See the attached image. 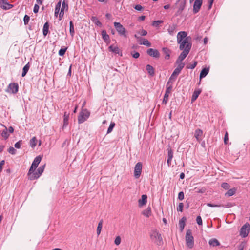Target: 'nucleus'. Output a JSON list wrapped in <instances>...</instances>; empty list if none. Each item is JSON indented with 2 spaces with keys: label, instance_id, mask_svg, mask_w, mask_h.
Listing matches in <instances>:
<instances>
[{
  "label": "nucleus",
  "instance_id": "nucleus-9",
  "mask_svg": "<svg viewBox=\"0 0 250 250\" xmlns=\"http://www.w3.org/2000/svg\"><path fill=\"white\" fill-rule=\"evenodd\" d=\"M142 169V163L141 162H138L134 167V177L135 178L138 179L140 177Z\"/></svg>",
  "mask_w": 250,
  "mask_h": 250
},
{
  "label": "nucleus",
  "instance_id": "nucleus-54",
  "mask_svg": "<svg viewBox=\"0 0 250 250\" xmlns=\"http://www.w3.org/2000/svg\"><path fill=\"white\" fill-rule=\"evenodd\" d=\"M21 144H22V141L20 140V141H18V142H17L15 144V147L16 148L19 149L21 148Z\"/></svg>",
  "mask_w": 250,
  "mask_h": 250
},
{
  "label": "nucleus",
  "instance_id": "nucleus-17",
  "mask_svg": "<svg viewBox=\"0 0 250 250\" xmlns=\"http://www.w3.org/2000/svg\"><path fill=\"white\" fill-rule=\"evenodd\" d=\"M41 160L42 157L41 156H38L35 158L34 161L32 164V165L34 166V168H36L37 167Z\"/></svg>",
  "mask_w": 250,
  "mask_h": 250
},
{
  "label": "nucleus",
  "instance_id": "nucleus-43",
  "mask_svg": "<svg viewBox=\"0 0 250 250\" xmlns=\"http://www.w3.org/2000/svg\"><path fill=\"white\" fill-rule=\"evenodd\" d=\"M197 62L196 61H194V63L192 64H189L187 66V68L188 69H194L197 65Z\"/></svg>",
  "mask_w": 250,
  "mask_h": 250
},
{
  "label": "nucleus",
  "instance_id": "nucleus-55",
  "mask_svg": "<svg viewBox=\"0 0 250 250\" xmlns=\"http://www.w3.org/2000/svg\"><path fill=\"white\" fill-rule=\"evenodd\" d=\"M196 222L199 225H202V220L201 216H198L196 218Z\"/></svg>",
  "mask_w": 250,
  "mask_h": 250
},
{
  "label": "nucleus",
  "instance_id": "nucleus-63",
  "mask_svg": "<svg viewBox=\"0 0 250 250\" xmlns=\"http://www.w3.org/2000/svg\"><path fill=\"white\" fill-rule=\"evenodd\" d=\"M228 141V132H226L224 137V143L225 144H227V141Z\"/></svg>",
  "mask_w": 250,
  "mask_h": 250
},
{
  "label": "nucleus",
  "instance_id": "nucleus-22",
  "mask_svg": "<svg viewBox=\"0 0 250 250\" xmlns=\"http://www.w3.org/2000/svg\"><path fill=\"white\" fill-rule=\"evenodd\" d=\"M186 220V218L185 217H183L179 222V225L181 231H182L184 229L185 225V221Z\"/></svg>",
  "mask_w": 250,
  "mask_h": 250
},
{
  "label": "nucleus",
  "instance_id": "nucleus-26",
  "mask_svg": "<svg viewBox=\"0 0 250 250\" xmlns=\"http://www.w3.org/2000/svg\"><path fill=\"white\" fill-rule=\"evenodd\" d=\"M180 72L181 70L176 68L172 73L171 77H170L169 80H171L174 79L177 77V76L179 75Z\"/></svg>",
  "mask_w": 250,
  "mask_h": 250
},
{
  "label": "nucleus",
  "instance_id": "nucleus-6",
  "mask_svg": "<svg viewBox=\"0 0 250 250\" xmlns=\"http://www.w3.org/2000/svg\"><path fill=\"white\" fill-rule=\"evenodd\" d=\"M90 112L86 109H82L78 116V122L79 124L84 122L89 116Z\"/></svg>",
  "mask_w": 250,
  "mask_h": 250
},
{
  "label": "nucleus",
  "instance_id": "nucleus-10",
  "mask_svg": "<svg viewBox=\"0 0 250 250\" xmlns=\"http://www.w3.org/2000/svg\"><path fill=\"white\" fill-rule=\"evenodd\" d=\"M18 89L19 86L17 83H11L8 85L6 91L15 94L18 92Z\"/></svg>",
  "mask_w": 250,
  "mask_h": 250
},
{
  "label": "nucleus",
  "instance_id": "nucleus-58",
  "mask_svg": "<svg viewBox=\"0 0 250 250\" xmlns=\"http://www.w3.org/2000/svg\"><path fill=\"white\" fill-rule=\"evenodd\" d=\"M172 157H173V152H172L171 149L170 148L168 150V158L172 159Z\"/></svg>",
  "mask_w": 250,
  "mask_h": 250
},
{
  "label": "nucleus",
  "instance_id": "nucleus-51",
  "mask_svg": "<svg viewBox=\"0 0 250 250\" xmlns=\"http://www.w3.org/2000/svg\"><path fill=\"white\" fill-rule=\"evenodd\" d=\"M184 207V204L183 203H180L179 204L178 207L177 208L178 211L182 212L183 211V208Z\"/></svg>",
  "mask_w": 250,
  "mask_h": 250
},
{
  "label": "nucleus",
  "instance_id": "nucleus-33",
  "mask_svg": "<svg viewBox=\"0 0 250 250\" xmlns=\"http://www.w3.org/2000/svg\"><path fill=\"white\" fill-rule=\"evenodd\" d=\"M37 142V139L36 137H33L30 141V146L31 147L34 148Z\"/></svg>",
  "mask_w": 250,
  "mask_h": 250
},
{
  "label": "nucleus",
  "instance_id": "nucleus-30",
  "mask_svg": "<svg viewBox=\"0 0 250 250\" xmlns=\"http://www.w3.org/2000/svg\"><path fill=\"white\" fill-rule=\"evenodd\" d=\"M49 24L47 22H46L44 24V26H43V34L44 36H46L47 34H48V31H49Z\"/></svg>",
  "mask_w": 250,
  "mask_h": 250
},
{
  "label": "nucleus",
  "instance_id": "nucleus-5",
  "mask_svg": "<svg viewBox=\"0 0 250 250\" xmlns=\"http://www.w3.org/2000/svg\"><path fill=\"white\" fill-rule=\"evenodd\" d=\"M191 48V45L189 44H188L186 46L184 47V49H183V52L180 54L178 57L176 62H180L185 59V58L187 57L188 54L189 53L190 50Z\"/></svg>",
  "mask_w": 250,
  "mask_h": 250
},
{
  "label": "nucleus",
  "instance_id": "nucleus-62",
  "mask_svg": "<svg viewBox=\"0 0 250 250\" xmlns=\"http://www.w3.org/2000/svg\"><path fill=\"white\" fill-rule=\"evenodd\" d=\"M39 9V6L37 4H35L34 7L33 11L34 13H36L38 12Z\"/></svg>",
  "mask_w": 250,
  "mask_h": 250
},
{
  "label": "nucleus",
  "instance_id": "nucleus-4",
  "mask_svg": "<svg viewBox=\"0 0 250 250\" xmlns=\"http://www.w3.org/2000/svg\"><path fill=\"white\" fill-rule=\"evenodd\" d=\"M186 3V0H178L175 3V8H177L178 10L175 13V16H178L181 14L182 11L185 7Z\"/></svg>",
  "mask_w": 250,
  "mask_h": 250
},
{
  "label": "nucleus",
  "instance_id": "nucleus-42",
  "mask_svg": "<svg viewBox=\"0 0 250 250\" xmlns=\"http://www.w3.org/2000/svg\"><path fill=\"white\" fill-rule=\"evenodd\" d=\"M115 124L114 122L111 123V124L109 125V127L108 128L107 133H109L111 132V131L113 130V128L115 126Z\"/></svg>",
  "mask_w": 250,
  "mask_h": 250
},
{
  "label": "nucleus",
  "instance_id": "nucleus-25",
  "mask_svg": "<svg viewBox=\"0 0 250 250\" xmlns=\"http://www.w3.org/2000/svg\"><path fill=\"white\" fill-rule=\"evenodd\" d=\"M101 34H102L103 39L105 42L109 41V36H108V35L107 34L105 30H103L102 31Z\"/></svg>",
  "mask_w": 250,
  "mask_h": 250
},
{
  "label": "nucleus",
  "instance_id": "nucleus-60",
  "mask_svg": "<svg viewBox=\"0 0 250 250\" xmlns=\"http://www.w3.org/2000/svg\"><path fill=\"white\" fill-rule=\"evenodd\" d=\"M139 33H140L141 34V35L142 36H146V35L147 32V31H146V30H144V29H141L140 31H139Z\"/></svg>",
  "mask_w": 250,
  "mask_h": 250
},
{
  "label": "nucleus",
  "instance_id": "nucleus-56",
  "mask_svg": "<svg viewBox=\"0 0 250 250\" xmlns=\"http://www.w3.org/2000/svg\"><path fill=\"white\" fill-rule=\"evenodd\" d=\"M184 198V194L183 192L181 191L178 194V199L180 200H182Z\"/></svg>",
  "mask_w": 250,
  "mask_h": 250
},
{
  "label": "nucleus",
  "instance_id": "nucleus-31",
  "mask_svg": "<svg viewBox=\"0 0 250 250\" xmlns=\"http://www.w3.org/2000/svg\"><path fill=\"white\" fill-rule=\"evenodd\" d=\"M163 51L164 54L165 55V59H168L170 57V51L167 48H163Z\"/></svg>",
  "mask_w": 250,
  "mask_h": 250
},
{
  "label": "nucleus",
  "instance_id": "nucleus-21",
  "mask_svg": "<svg viewBox=\"0 0 250 250\" xmlns=\"http://www.w3.org/2000/svg\"><path fill=\"white\" fill-rule=\"evenodd\" d=\"M209 244L213 247L218 246L220 245L219 242L215 238L211 239L209 241Z\"/></svg>",
  "mask_w": 250,
  "mask_h": 250
},
{
  "label": "nucleus",
  "instance_id": "nucleus-3",
  "mask_svg": "<svg viewBox=\"0 0 250 250\" xmlns=\"http://www.w3.org/2000/svg\"><path fill=\"white\" fill-rule=\"evenodd\" d=\"M185 239L187 247L190 249L192 248L194 246V238L190 229L187 230Z\"/></svg>",
  "mask_w": 250,
  "mask_h": 250
},
{
  "label": "nucleus",
  "instance_id": "nucleus-64",
  "mask_svg": "<svg viewBox=\"0 0 250 250\" xmlns=\"http://www.w3.org/2000/svg\"><path fill=\"white\" fill-rule=\"evenodd\" d=\"M4 163L5 161L4 160H2L0 162V173L1 172L2 169V167L4 165Z\"/></svg>",
  "mask_w": 250,
  "mask_h": 250
},
{
  "label": "nucleus",
  "instance_id": "nucleus-50",
  "mask_svg": "<svg viewBox=\"0 0 250 250\" xmlns=\"http://www.w3.org/2000/svg\"><path fill=\"white\" fill-rule=\"evenodd\" d=\"M8 151L9 153L14 155L16 154V150L13 147H10L8 149Z\"/></svg>",
  "mask_w": 250,
  "mask_h": 250
},
{
  "label": "nucleus",
  "instance_id": "nucleus-16",
  "mask_svg": "<svg viewBox=\"0 0 250 250\" xmlns=\"http://www.w3.org/2000/svg\"><path fill=\"white\" fill-rule=\"evenodd\" d=\"M147 195H143L141 197V199L138 200L139 206L142 207L143 206L146 204L147 202Z\"/></svg>",
  "mask_w": 250,
  "mask_h": 250
},
{
  "label": "nucleus",
  "instance_id": "nucleus-48",
  "mask_svg": "<svg viewBox=\"0 0 250 250\" xmlns=\"http://www.w3.org/2000/svg\"><path fill=\"white\" fill-rule=\"evenodd\" d=\"M65 9L66 10H67V9H68V5L66 3L65 1L63 0V1L62 2L61 10L64 11V9Z\"/></svg>",
  "mask_w": 250,
  "mask_h": 250
},
{
  "label": "nucleus",
  "instance_id": "nucleus-12",
  "mask_svg": "<svg viewBox=\"0 0 250 250\" xmlns=\"http://www.w3.org/2000/svg\"><path fill=\"white\" fill-rule=\"evenodd\" d=\"M147 53L150 56L158 58L160 57V54L159 51L154 49L150 48L147 50Z\"/></svg>",
  "mask_w": 250,
  "mask_h": 250
},
{
  "label": "nucleus",
  "instance_id": "nucleus-47",
  "mask_svg": "<svg viewBox=\"0 0 250 250\" xmlns=\"http://www.w3.org/2000/svg\"><path fill=\"white\" fill-rule=\"evenodd\" d=\"M67 50V48H62L59 51V54L60 56H63L64 54H65L66 51Z\"/></svg>",
  "mask_w": 250,
  "mask_h": 250
},
{
  "label": "nucleus",
  "instance_id": "nucleus-45",
  "mask_svg": "<svg viewBox=\"0 0 250 250\" xmlns=\"http://www.w3.org/2000/svg\"><path fill=\"white\" fill-rule=\"evenodd\" d=\"M29 20H30L29 16H28L27 15H25L24 17V19H23L24 23L25 25H27L28 23Z\"/></svg>",
  "mask_w": 250,
  "mask_h": 250
},
{
  "label": "nucleus",
  "instance_id": "nucleus-44",
  "mask_svg": "<svg viewBox=\"0 0 250 250\" xmlns=\"http://www.w3.org/2000/svg\"><path fill=\"white\" fill-rule=\"evenodd\" d=\"M121 237L119 236H117L114 240V243L116 245H119L121 243Z\"/></svg>",
  "mask_w": 250,
  "mask_h": 250
},
{
  "label": "nucleus",
  "instance_id": "nucleus-61",
  "mask_svg": "<svg viewBox=\"0 0 250 250\" xmlns=\"http://www.w3.org/2000/svg\"><path fill=\"white\" fill-rule=\"evenodd\" d=\"M134 8L138 11H141L143 9V7L140 5H136L135 6Z\"/></svg>",
  "mask_w": 250,
  "mask_h": 250
},
{
  "label": "nucleus",
  "instance_id": "nucleus-19",
  "mask_svg": "<svg viewBox=\"0 0 250 250\" xmlns=\"http://www.w3.org/2000/svg\"><path fill=\"white\" fill-rule=\"evenodd\" d=\"M139 43L140 44H143L147 47H150L151 45V43L147 39L145 38L140 39Z\"/></svg>",
  "mask_w": 250,
  "mask_h": 250
},
{
  "label": "nucleus",
  "instance_id": "nucleus-32",
  "mask_svg": "<svg viewBox=\"0 0 250 250\" xmlns=\"http://www.w3.org/2000/svg\"><path fill=\"white\" fill-rule=\"evenodd\" d=\"M29 68H30V65H29V63H28L27 64H26L24 66V67L23 68L22 73V75H21L22 77H24L26 75L29 69Z\"/></svg>",
  "mask_w": 250,
  "mask_h": 250
},
{
  "label": "nucleus",
  "instance_id": "nucleus-39",
  "mask_svg": "<svg viewBox=\"0 0 250 250\" xmlns=\"http://www.w3.org/2000/svg\"><path fill=\"white\" fill-rule=\"evenodd\" d=\"M92 20L93 22L95 24H96L97 25L99 26H102V23H101V22L99 21V20L96 17H93L92 18Z\"/></svg>",
  "mask_w": 250,
  "mask_h": 250
},
{
  "label": "nucleus",
  "instance_id": "nucleus-46",
  "mask_svg": "<svg viewBox=\"0 0 250 250\" xmlns=\"http://www.w3.org/2000/svg\"><path fill=\"white\" fill-rule=\"evenodd\" d=\"M176 63L178 64V66L177 68L181 71L185 66V63L182 62H176Z\"/></svg>",
  "mask_w": 250,
  "mask_h": 250
},
{
  "label": "nucleus",
  "instance_id": "nucleus-36",
  "mask_svg": "<svg viewBox=\"0 0 250 250\" xmlns=\"http://www.w3.org/2000/svg\"><path fill=\"white\" fill-rule=\"evenodd\" d=\"M1 136L5 139H7L9 136V134L8 133V132H7V129L6 127H5L2 131V133H1Z\"/></svg>",
  "mask_w": 250,
  "mask_h": 250
},
{
  "label": "nucleus",
  "instance_id": "nucleus-2",
  "mask_svg": "<svg viewBox=\"0 0 250 250\" xmlns=\"http://www.w3.org/2000/svg\"><path fill=\"white\" fill-rule=\"evenodd\" d=\"M150 238L157 245L161 246L163 245V241L161 235L156 230L152 231L150 234Z\"/></svg>",
  "mask_w": 250,
  "mask_h": 250
},
{
  "label": "nucleus",
  "instance_id": "nucleus-57",
  "mask_svg": "<svg viewBox=\"0 0 250 250\" xmlns=\"http://www.w3.org/2000/svg\"><path fill=\"white\" fill-rule=\"evenodd\" d=\"M35 169H36V168H34V166L31 165V166L30 167V168L29 169L28 173V176L29 175L31 174L32 173H33L34 172V171L35 170Z\"/></svg>",
  "mask_w": 250,
  "mask_h": 250
},
{
  "label": "nucleus",
  "instance_id": "nucleus-13",
  "mask_svg": "<svg viewBox=\"0 0 250 250\" xmlns=\"http://www.w3.org/2000/svg\"><path fill=\"white\" fill-rule=\"evenodd\" d=\"M0 4L1 7L5 10L10 9L13 6L12 4L8 3L7 0H0Z\"/></svg>",
  "mask_w": 250,
  "mask_h": 250
},
{
  "label": "nucleus",
  "instance_id": "nucleus-20",
  "mask_svg": "<svg viewBox=\"0 0 250 250\" xmlns=\"http://www.w3.org/2000/svg\"><path fill=\"white\" fill-rule=\"evenodd\" d=\"M201 92V90L200 89L194 91L192 96L191 103H193L197 99Z\"/></svg>",
  "mask_w": 250,
  "mask_h": 250
},
{
  "label": "nucleus",
  "instance_id": "nucleus-38",
  "mask_svg": "<svg viewBox=\"0 0 250 250\" xmlns=\"http://www.w3.org/2000/svg\"><path fill=\"white\" fill-rule=\"evenodd\" d=\"M235 189H230L227 191V192L226 193V195H227L228 196H231L235 194Z\"/></svg>",
  "mask_w": 250,
  "mask_h": 250
},
{
  "label": "nucleus",
  "instance_id": "nucleus-8",
  "mask_svg": "<svg viewBox=\"0 0 250 250\" xmlns=\"http://www.w3.org/2000/svg\"><path fill=\"white\" fill-rule=\"evenodd\" d=\"M250 229V225L249 223L244 224L240 229V235L242 237H246L248 236Z\"/></svg>",
  "mask_w": 250,
  "mask_h": 250
},
{
  "label": "nucleus",
  "instance_id": "nucleus-35",
  "mask_svg": "<svg viewBox=\"0 0 250 250\" xmlns=\"http://www.w3.org/2000/svg\"><path fill=\"white\" fill-rule=\"evenodd\" d=\"M61 5V1H60L58 2L57 4L56 7H55V16L57 17L58 14L59 12L60 7Z\"/></svg>",
  "mask_w": 250,
  "mask_h": 250
},
{
  "label": "nucleus",
  "instance_id": "nucleus-59",
  "mask_svg": "<svg viewBox=\"0 0 250 250\" xmlns=\"http://www.w3.org/2000/svg\"><path fill=\"white\" fill-rule=\"evenodd\" d=\"M222 187L223 188H225L226 189H227L229 188V185L227 183H223L222 185H221Z\"/></svg>",
  "mask_w": 250,
  "mask_h": 250
},
{
  "label": "nucleus",
  "instance_id": "nucleus-18",
  "mask_svg": "<svg viewBox=\"0 0 250 250\" xmlns=\"http://www.w3.org/2000/svg\"><path fill=\"white\" fill-rule=\"evenodd\" d=\"M209 72V68H203L200 74V79H201L206 77Z\"/></svg>",
  "mask_w": 250,
  "mask_h": 250
},
{
  "label": "nucleus",
  "instance_id": "nucleus-1",
  "mask_svg": "<svg viewBox=\"0 0 250 250\" xmlns=\"http://www.w3.org/2000/svg\"><path fill=\"white\" fill-rule=\"evenodd\" d=\"M177 42L180 44L179 49L183 50L184 47L188 44L192 45L191 43V38L190 36L187 37V33L185 31L179 32L177 36Z\"/></svg>",
  "mask_w": 250,
  "mask_h": 250
},
{
  "label": "nucleus",
  "instance_id": "nucleus-23",
  "mask_svg": "<svg viewBox=\"0 0 250 250\" xmlns=\"http://www.w3.org/2000/svg\"><path fill=\"white\" fill-rule=\"evenodd\" d=\"M146 70L147 71L149 74L151 76H153L154 74V70L153 67L147 64L146 66Z\"/></svg>",
  "mask_w": 250,
  "mask_h": 250
},
{
  "label": "nucleus",
  "instance_id": "nucleus-49",
  "mask_svg": "<svg viewBox=\"0 0 250 250\" xmlns=\"http://www.w3.org/2000/svg\"><path fill=\"white\" fill-rule=\"evenodd\" d=\"M131 54L132 56L135 59L139 58L140 56V54L138 52L135 51L131 52Z\"/></svg>",
  "mask_w": 250,
  "mask_h": 250
},
{
  "label": "nucleus",
  "instance_id": "nucleus-11",
  "mask_svg": "<svg viewBox=\"0 0 250 250\" xmlns=\"http://www.w3.org/2000/svg\"><path fill=\"white\" fill-rule=\"evenodd\" d=\"M202 4V0H196L194 3L193 12L194 14L199 12Z\"/></svg>",
  "mask_w": 250,
  "mask_h": 250
},
{
  "label": "nucleus",
  "instance_id": "nucleus-28",
  "mask_svg": "<svg viewBox=\"0 0 250 250\" xmlns=\"http://www.w3.org/2000/svg\"><path fill=\"white\" fill-rule=\"evenodd\" d=\"M176 27L177 25L176 24H173L172 25L169 26L167 29V31L169 34L171 35H173Z\"/></svg>",
  "mask_w": 250,
  "mask_h": 250
},
{
  "label": "nucleus",
  "instance_id": "nucleus-24",
  "mask_svg": "<svg viewBox=\"0 0 250 250\" xmlns=\"http://www.w3.org/2000/svg\"><path fill=\"white\" fill-rule=\"evenodd\" d=\"M28 176V178L30 180H34L38 179L40 176V175H39L37 172H36L34 173L33 172Z\"/></svg>",
  "mask_w": 250,
  "mask_h": 250
},
{
  "label": "nucleus",
  "instance_id": "nucleus-27",
  "mask_svg": "<svg viewBox=\"0 0 250 250\" xmlns=\"http://www.w3.org/2000/svg\"><path fill=\"white\" fill-rule=\"evenodd\" d=\"M69 115V113H68L67 112H64L63 119V126H66L68 124Z\"/></svg>",
  "mask_w": 250,
  "mask_h": 250
},
{
  "label": "nucleus",
  "instance_id": "nucleus-40",
  "mask_svg": "<svg viewBox=\"0 0 250 250\" xmlns=\"http://www.w3.org/2000/svg\"><path fill=\"white\" fill-rule=\"evenodd\" d=\"M70 33L72 36H73L74 34V28L73 22L72 21L70 22Z\"/></svg>",
  "mask_w": 250,
  "mask_h": 250
},
{
  "label": "nucleus",
  "instance_id": "nucleus-15",
  "mask_svg": "<svg viewBox=\"0 0 250 250\" xmlns=\"http://www.w3.org/2000/svg\"><path fill=\"white\" fill-rule=\"evenodd\" d=\"M171 88H172L171 86H169L167 88V90H166V91L165 94L164 99H163V100L162 102V103L163 104H167V101L168 99V94L170 92V91L171 90Z\"/></svg>",
  "mask_w": 250,
  "mask_h": 250
},
{
  "label": "nucleus",
  "instance_id": "nucleus-41",
  "mask_svg": "<svg viewBox=\"0 0 250 250\" xmlns=\"http://www.w3.org/2000/svg\"><path fill=\"white\" fill-rule=\"evenodd\" d=\"M45 166V165H44L43 166L40 167L38 168L37 172L39 173V175H42V172L44 170Z\"/></svg>",
  "mask_w": 250,
  "mask_h": 250
},
{
  "label": "nucleus",
  "instance_id": "nucleus-29",
  "mask_svg": "<svg viewBox=\"0 0 250 250\" xmlns=\"http://www.w3.org/2000/svg\"><path fill=\"white\" fill-rule=\"evenodd\" d=\"M108 48L110 51H112L116 54L119 53L120 49L117 46L110 45Z\"/></svg>",
  "mask_w": 250,
  "mask_h": 250
},
{
  "label": "nucleus",
  "instance_id": "nucleus-52",
  "mask_svg": "<svg viewBox=\"0 0 250 250\" xmlns=\"http://www.w3.org/2000/svg\"><path fill=\"white\" fill-rule=\"evenodd\" d=\"M162 22H163L162 21H160V20L156 21H153V22L152 23V25L154 26H158L159 25V24L160 23H161Z\"/></svg>",
  "mask_w": 250,
  "mask_h": 250
},
{
  "label": "nucleus",
  "instance_id": "nucleus-34",
  "mask_svg": "<svg viewBox=\"0 0 250 250\" xmlns=\"http://www.w3.org/2000/svg\"><path fill=\"white\" fill-rule=\"evenodd\" d=\"M102 224H103V220H101L98 225L97 228V234L98 235H99L101 233V229L102 228Z\"/></svg>",
  "mask_w": 250,
  "mask_h": 250
},
{
  "label": "nucleus",
  "instance_id": "nucleus-14",
  "mask_svg": "<svg viewBox=\"0 0 250 250\" xmlns=\"http://www.w3.org/2000/svg\"><path fill=\"white\" fill-rule=\"evenodd\" d=\"M203 135V131L200 129H198L195 130L194 133V137L198 142H200L202 140V136Z\"/></svg>",
  "mask_w": 250,
  "mask_h": 250
},
{
  "label": "nucleus",
  "instance_id": "nucleus-53",
  "mask_svg": "<svg viewBox=\"0 0 250 250\" xmlns=\"http://www.w3.org/2000/svg\"><path fill=\"white\" fill-rule=\"evenodd\" d=\"M207 206L210 207H223V205H215V204H212L211 203H207Z\"/></svg>",
  "mask_w": 250,
  "mask_h": 250
},
{
  "label": "nucleus",
  "instance_id": "nucleus-7",
  "mask_svg": "<svg viewBox=\"0 0 250 250\" xmlns=\"http://www.w3.org/2000/svg\"><path fill=\"white\" fill-rule=\"evenodd\" d=\"M114 25L116 29V30L118 33L124 37H126L125 34L126 29L123 27V26L119 22H115Z\"/></svg>",
  "mask_w": 250,
  "mask_h": 250
},
{
  "label": "nucleus",
  "instance_id": "nucleus-37",
  "mask_svg": "<svg viewBox=\"0 0 250 250\" xmlns=\"http://www.w3.org/2000/svg\"><path fill=\"white\" fill-rule=\"evenodd\" d=\"M150 213H151V209L150 208H148L144 210L142 212V214L144 216H146V217H148L150 216Z\"/></svg>",
  "mask_w": 250,
  "mask_h": 250
}]
</instances>
